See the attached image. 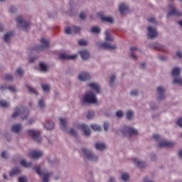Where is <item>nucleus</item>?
<instances>
[{
	"mask_svg": "<svg viewBox=\"0 0 182 182\" xmlns=\"http://www.w3.org/2000/svg\"><path fill=\"white\" fill-rule=\"evenodd\" d=\"M18 116H21L22 120H26L28 119V116H29V109L21 107L20 108H16L15 113L12 114V117H18Z\"/></svg>",
	"mask_w": 182,
	"mask_h": 182,
	"instance_id": "1",
	"label": "nucleus"
},
{
	"mask_svg": "<svg viewBox=\"0 0 182 182\" xmlns=\"http://www.w3.org/2000/svg\"><path fill=\"white\" fill-rule=\"evenodd\" d=\"M84 103H92V105H96L97 103V99H96V95L90 92L84 96L83 98Z\"/></svg>",
	"mask_w": 182,
	"mask_h": 182,
	"instance_id": "2",
	"label": "nucleus"
},
{
	"mask_svg": "<svg viewBox=\"0 0 182 182\" xmlns=\"http://www.w3.org/2000/svg\"><path fill=\"white\" fill-rule=\"evenodd\" d=\"M16 21L18 26L21 25L23 31H25L26 32V31L29 29L31 26V23H26V21H23V18H22V16H18L16 18Z\"/></svg>",
	"mask_w": 182,
	"mask_h": 182,
	"instance_id": "3",
	"label": "nucleus"
},
{
	"mask_svg": "<svg viewBox=\"0 0 182 182\" xmlns=\"http://www.w3.org/2000/svg\"><path fill=\"white\" fill-rule=\"evenodd\" d=\"M28 134L31 137H33V140L37 141V143H41L42 141V137H41V132L35 131L33 129H29Z\"/></svg>",
	"mask_w": 182,
	"mask_h": 182,
	"instance_id": "4",
	"label": "nucleus"
},
{
	"mask_svg": "<svg viewBox=\"0 0 182 182\" xmlns=\"http://www.w3.org/2000/svg\"><path fill=\"white\" fill-rule=\"evenodd\" d=\"M41 45L36 47L34 48V50H36L37 52H41L44 49H48L49 48V41L45 38H42L41 40Z\"/></svg>",
	"mask_w": 182,
	"mask_h": 182,
	"instance_id": "5",
	"label": "nucleus"
},
{
	"mask_svg": "<svg viewBox=\"0 0 182 182\" xmlns=\"http://www.w3.org/2000/svg\"><path fill=\"white\" fill-rule=\"evenodd\" d=\"M82 151L87 160L91 161H97V156L93 155V154H92L89 149L82 148Z\"/></svg>",
	"mask_w": 182,
	"mask_h": 182,
	"instance_id": "6",
	"label": "nucleus"
},
{
	"mask_svg": "<svg viewBox=\"0 0 182 182\" xmlns=\"http://www.w3.org/2000/svg\"><path fill=\"white\" fill-rule=\"evenodd\" d=\"M122 133L124 136H127V134H129L130 136H136V134H137V130L132 127L124 126L122 130Z\"/></svg>",
	"mask_w": 182,
	"mask_h": 182,
	"instance_id": "7",
	"label": "nucleus"
},
{
	"mask_svg": "<svg viewBox=\"0 0 182 182\" xmlns=\"http://www.w3.org/2000/svg\"><path fill=\"white\" fill-rule=\"evenodd\" d=\"M33 170L37 173V174H38V176H43V182H49V177H50L52 173H48L43 174L41 171V166H34Z\"/></svg>",
	"mask_w": 182,
	"mask_h": 182,
	"instance_id": "8",
	"label": "nucleus"
},
{
	"mask_svg": "<svg viewBox=\"0 0 182 182\" xmlns=\"http://www.w3.org/2000/svg\"><path fill=\"white\" fill-rule=\"evenodd\" d=\"M172 76L173 77H176V76H180V68H175L172 70ZM173 83H177V85H179L180 86H182V79H173Z\"/></svg>",
	"mask_w": 182,
	"mask_h": 182,
	"instance_id": "9",
	"label": "nucleus"
},
{
	"mask_svg": "<svg viewBox=\"0 0 182 182\" xmlns=\"http://www.w3.org/2000/svg\"><path fill=\"white\" fill-rule=\"evenodd\" d=\"M169 12L167 14V17L169 18V16H182V13L178 11L173 5L169 6Z\"/></svg>",
	"mask_w": 182,
	"mask_h": 182,
	"instance_id": "10",
	"label": "nucleus"
},
{
	"mask_svg": "<svg viewBox=\"0 0 182 182\" xmlns=\"http://www.w3.org/2000/svg\"><path fill=\"white\" fill-rule=\"evenodd\" d=\"M148 30V34H147V38L148 39H154V38H156L157 36V31L156 28L149 26L147 28Z\"/></svg>",
	"mask_w": 182,
	"mask_h": 182,
	"instance_id": "11",
	"label": "nucleus"
},
{
	"mask_svg": "<svg viewBox=\"0 0 182 182\" xmlns=\"http://www.w3.org/2000/svg\"><path fill=\"white\" fill-rule=\"evenodd\" d=\"M65 32L68 35H71V33H79L80 32V27H76L75 26L72 28L65 27Z\"/></svg>",
	"mask_w": 182,
	"mask_h": 182,
	"instance_id": "12",
	"label": "nucleus"
},
{
	"mask_svg": "<svg viewBox=\"0 0 182 182\" xmlns=\"http://www.w3.org/2000/svg\"><path fill=\"white\" fill-rule=\"evenodd\" d=\"M77 58V55L75 54L73 55H69L66 53H61L59 55L58 59L60 60H69V59H76Z\"/></svg>",
	"mask_w": 182,
	"mask_h": 182,
	"instance_id": "13",
	"label": "nucleus"
},
{
	"mask_svg": "<svg viewBox=\"0 0 182 182\" xmlns=\"http://www.w3.org/2000/svg\"><path fill=\"white\" fill-rule=\"evenodd\" d=\"M77 127H78V129H81L82 130L85 136H87V137H89V136H90V133H92V132L90 131V128H89V127L86 126V124H80L77 126Z\"/></svg>",
	"mask_w": 182,
	"mask_h": 182,
	"instance_id": "14",
	"label": "nucleus"
},
{
	"mask_svg": "<svg viewBox=\"0 0 182 182\" xmlns=\"http://www.w3.org/2000/svg\"><path fill=\"white\" fill-rule=\"evenodd\" d=\"M97 46L101 49H108L109 50H110L111 49H116V46H112L109 44L107 42L98 43Z\"/></svg>",
	"mask_w": 182,
	"mask_h": 182,
	"instance_id": "15",
	"label": "nucleus"
},
{
	"mask_svg": "<svg viewBox=\"0 0 182 182\" xmlns=\"http://www.w3.org/2000/svg\"><path fill=\"white\" fill-rule=\"evenodd\" d=\"M164 92H166V90L163 87H157V92H158V97L157 100H163L166 96L164 95Z\"/></svg>",
	"mask_w": 182,
	"mask_h": 182,
	"instance_id": "16",
	"label": "nucleus"
},
{
	"mask_svg": "<svg viewBox=\"0 0 182 182\" xmlns=\"http://www.w3.org/2000/svg\"><path fill=\"white\" fill-rule=\"evenodd\" d=\"M174 146V142L166 141V140H161L159 141V144L158 147H173Z\"/></svg>",
	"mask_w": 182,
	"mask_h": 182,
	"instance_id": "17",
	"label": "nucleus"
},
{
	"mask_svg": "<svg viewBox=\"0 0 182 182\" xmlns=\"http://www.w3.org/2000/svg\"><path fill=\"white\" fill-rule=\"evenodd\" d=\"M30 157L32 159H39L43 156V152L39 151H33L29 153Z\"/></svg>",
	"mask_w": 182,
	"mask_h": 182,
	"instance_id": "18",
	"label": "nucleus"
},
{
	"mask_svg": "<svg viewBox=\"0 0 182 182\" xmlns=\"http://www.w3.org/2000/svg\"><path fill=\"white\" fill-rule=\"evenodd\" d=\"M119 12L121 15H124V14H129V6L124 4H121L119 5Z\"/></svg>",
	"mask_w": 182,
	"mask_h": 182,
	"instance_id": "19",
	"label": "nucleus"
},
{
	"mask_svg": "<svg viewBox=\"0 0 182 182\" xmlns=\"http://www.w3.org/2000/svg\"><path fill=\"white\" fill-rule=\"evenodd\" d=\"M79 80L82 82H85V80H90V75L87 73H81L78 76Z\"/></svg>",
	"mask_w": 182,
	"mask_h": 182,
	"instance_id": "20",
	"label": "nucleus"
},
{
	"mask_svg": "<svg viewBox=\"0 0 182 182\" xmlns=\"http://www.w3.org/2000/svg\"><path fill=\"white\" fill-rule=\"evenodd\" d=\"M80 55L83 60H87V59H89V58H90V54L89 53V51L86 50H80Z\"/></svg>",
	"mask_w": 182,
	"mask_h": 182,
	"instance_id": "21",
	"label": "nucleus"
},
{
	"mask_svg": "<svg viewBox=\"0 0 182 182\" xmlns=\"http://www.w3.org/2000/svg\"><path fill=\"white\" fill-rule=\"evenodd\" d=\"M134 164L136 166V167H139V168H144V167H146V163L137 159H134Z\"/></svg>",
	"mask_w": 182,
	"mask_h": 182,
	"instance_id": "22",
	"label": "nucleus"
},
{
	"mask_svg": "<svg viewBox=\"0 0 182 182\" xmlns=\"http://www.w3.org/2000/svg\"><path fill=\"white\" fill-rule=\"evenodd\" d=\"M88 86L93 89V90L96 91L97 93H100V85H99V84L92 82L88 84Z\"/></svg>",
	"mask_w": 182,
	"mask_h": 182,
	"instance_id": "23",
	"label": "nucleus"
},
{
	"mask_svg": "<svg viewBox=\"0 0 182 182\" xmlns=\"http://www.w3.org/2000/svg\"><path fill=\"white\" fill-rule=\"evenodd\" d=\"M21 130H22V125L21 124L13 125L11 127V132L14 133H19Z\"/></svg>",
	"mask_w": 182,
	"mask_h": 182,
	"instance_id": "24",
	"label": "nucleus"
},
{
	"mask_svg": "<svg viewBox=\"0 0 182 182\" xmlns=\"http://www.w3.org/2000/svg\"><path fill=\"white\" fill-rule=\"evenodd\" d=\"M44 127L47 130H53L55 129V124L51 122H46Z\"/></svg>",
	"mask_w": 182,
	"mask_h": 182,
	"instance_id": "25",
	"label": "nucleus"
},
{
	"mask_svg": "<svg viewBox=\"0 0 182 182\" xmlns=\"http://www.w3.org/2000/svg\"><path fill=\"white\" fill-rule=\"evenodd\" d=\"M95 149L100 151L105 150L106 149V144L105 143L97 142L95 144Z\"/></svg>",
	"mask_w": 182,
	"mask_h": 182,
	"instance_id": "26",
	"label": "nucleus"
},
{
	"mask_svg": "<svg viewBox=\"0 0 182 182\" xmlns=\"http://www.w3.org/2000/svg\"><path fill=\"white\" fill-rule=\"evenodd\" d=\"M98 15H101V19L104 22H108L109 23H113V18L103 16H102V13H98Z\"/></svg>",
	"mask_w": 182,
	"mask_h": 182,
	"instance_id": "27",
	"label": "nucleus"
},
{
	"mask_svg": "<svg viewBox=\"0 0 182 182\" xmlns=\"http://www.w3.org/2000/svg\"><path fill=\"white\" fill-rule=\"evenodd\" d=\"M0 89L1 90H6V89H9V90H11V92H16V88H15L14 86L6 87V85H1Z\"/></svg>",
	"mask_w": 182,
	"mask_h": 182,
	"instance_id": "28",
	"label": "nucleus"
},
{
	"mask_svg": "<svg viewBox=\"0 0 182 182\" xmlns=\"http://www.w3.org/2000/svg\"><path fill=\"white\" fill-rule=\"evenodd\" d=\"M60 127L62 130H65L68 124V122L66 121V119L63 118H60Z\"/></svg>",
	"mask_w": 182,
	"mask_h": 182,
	"instance_id": "29",
	"label": "nucleus"
},
{
	"mask_svg": "<svg viewBox=\"0 0 182 182\" xmlns=\"http://www.w3.org/2000/svg\"><path fill=\"white\" fill-rule=\"evenodd\" d=\"M152 46H153V48H154V49H156V50H164V47L157 43H154Z\"/></svg>",
	"mask_w": 182,
	"mask_h": 182,
	"instance_id": "30",
	"label": "nucleus"
},
{
	"mask_svg": "<svg viewBox=\"0 0 182 182\" xmlns=\"http://www.w3.org/2000/svg\"><path fill=\"white\" fill-rule=\"evenodd\" d=\"M105 39H106V41H108L109 42L113 41V36H112V34L109 33V31L108 30H107L105 31Z\"/></svg>",
	"mask_w": 182,
	"mask_h": 182,
	"instance_id": "31",
	"label": "nucleus"
},
{
	"mask_svg": "<svg viewBox=\"0 0 182 182\" xmlns=\"http://www.w3.org/2000/svg\"><path fill=\"white\" fill-rule=\"evenodd\" d=\"M21 166H22L23 167L29 168L32 166V163H28L25 159H23L21 161Z\"/></svg>",
	"mask_w": 182,
	"mask_h": 182,
	"instance_id": "32",
	"label": "nucleus"
},
{
	"mask_svg": "<svg viewBox=\"0 0 182 182\" xmlns=\"http://www.w3.org/2000/svg\"><path fill=\"white\" fill-rule=\"evenodd\" d=\"M90 127L94 130V132H100L102 130V127L96 124H91Z\"/></svg>",
	"mask_w": 182,
	"mask_h": 182,
	"instance_id": "33",
	"label": "nucleus"
},
{
	"mask_svg": "<svg viewBox=\"0 0 182 182\" xmlns=\"http://www.w3.org/2000/svg\"><path fill=\"white\" fill-rule=\"evenodd\" d=\"M20 173L21 170L19 168H15L10 172V176L12 177L14 176H16V174H20Z\"/></svg>",
	"mask_w": 182,
	"mask_h": 182,
	"instance_id": "34",
	"label": "nucleus"
},
{
	"mask_svg": "<svg viewBox=\"0 0 182 182\" xmlns=\"http://www.w3.org/2000/svg\"><path fill=\"white\" fill-rule=\"evenodd\" d=\"M12 35H14V33L10 32V33H7L4 37V41L8 43V42H9V39H11V36H12Z\"/></svg>",
	"mask_w": 182,
	"mask_h": 182,
	"instance_id": "35",
	"label": "nucleus"
},
{
	"mask_svg": "<svg viewBox=\"0 0 182 182\" xmlns=\"http://www.w3.org/2000/svg\"><path fill=\"white\" fill-rule=\"evenodd\" d=\"M0 106L1 107H9V103L6 100H0Z\"/></svg>",
	"mask_w": 182,
	"mask_h": 182,
	"instance_id": "36",
	"label": "nucleus"
},
{
	"mask_svg": "<svg viewBox=\"0 0 182 182\" xmlns=\"http://www.w3.org/2000/svg\"><path fill=\"white\" fill-rule=\"evenodd\" d=\"M133 116H134V113L133 112V111H127V119L128 120H132V119H133Z\"/></svg>",
	"mask_w": 182,
	"mask_h": 182,
	"instance_id": "37",
	"label": "nucleus"
},
{
	"mask_svg": "<svg viewBox=\"0 0 182 182\" xmlns=\"http://www.w3.org/2000/svg\"><path fill=\"white\" fill-rule=\"evenodd\" d=\"M130 50L132 52L131 56H132V59H134V60H136V59H137V57L134 55V53L133 51L137 50V48L136 47H131Z\"/></svg>",
	"mask_w": 182,
	"mask_h": 182,
	"instance_id": "38",
	"label": "nucleus"
},
{
	"mask_svg": "<svg viewBox=\"0 0 182 182\" xmlns=\"http://www.w3.org/2000/svg\"><path fill=\"white\" fill-rule=\"evenodd\" d=\"M87 119H93L95 117V112L93 111H88L87 115H86Z\"/></svg>",
	"mask_w": 182,
	"mask_h": 182,
	"instance_id": "39",
	"label": "nucleus"
},
{
	"mask_svg": "<svg viewBox=\"0 0 182 182\" xmlns=\"http://www.w3.org/2000/svg\"><path fill=\"white\" fill-rule=\"evenodd\" d=\"M39 66L42 72H46V70H48V67L43 63H40Z\"/></svg>",
	"mask_w": 182,
	"mask_h": 182,
	"instance_id": "40",
	"label": "nucleus"
},
{
	"mask_svg": "<svg viewBox=\"0 0 182 182\" xmlns=\"http://www.w3.org/2000/svg\"><path fill=\"white\" fill-rule=\"evenodd\" d=\"M41 87L44 92H49V90H50V87L49 86V85L42 84Z\"/></svg>",
	"mask_w": 182,
	"mask_h": 182,
	"instance_id": "41",
	"label": "nucleus"
},
{
	"mask_svg": "<svg viewBox=\"0 0 182 182\" xmlns=\"http://www.w3.org/2000/svg\"><path fill=\"white\" fill-rule=\"evenodd\" d=\"M91 32H92L93 33H100V28L97 26H94L92 28Z\"/></svg>",
	"mask_w": 182,
	"mask_h": 182,
	"instance_id": "42",
	"label": "nucleus"
},
{
	"mask_svg": "<svg viewBox=\"0 0 182 182\" xmlns=\"http://www.w3.org/2000/svg\"><path fill=\"white\" fill-rule=\"evenodd\" d=\"M130 178V176L127 173H122V179L124 180V181H127Z\"/></svg>",
	"mask_w": 182,
	"mask_h": 182,
	"instance_id": "43",
	"label": "nucleus"
},
{
	"mask_svg": "<svg viewBox=\"0 0 182 182\" xmlns=\"http://www.w3.org/2000/svg\"><path fill=\"white\" fill-rule=\"evenodd\" d=\"M4 79L5 80H8L9 82H11V80H14V77L10 74H7L5 75Z\"/></svg>",
	"mask_w": 182,
	"mask_h": 182,
	"instance_id": "44",
	"label": "nucleus"
},
{
	"mask_svg": "<svg viewBox=\"0 0 182 182\" xmlns=\"http://www.w3.org/2000/svg\"><path fill=\"white\" fill-rule=\"evenodd\" d=\"M115 79H116V76H114V75H112L110 76L109 86H113V83Z\"/></svg>",
	"mask_w": 182,
	"mask_h": 182,
	"instance_id": "45",
	"label": "nucleus"
},
{
	"mask_svg": "<svg viewBox=\"0 0 182 182\" xmlns=\"http://www.w3.org/2000/svg\"><path fill=\"white\" fill-rule=\"evenodd\" d=\"M79 45L80 46H86V45H87V41L81 39L79 41Z\"/></svg>",
	"mask_w": 182,
	"mask_h": 182,
	"instance_id": "46",
	"label": "nucleus"
},
{
	"mask_svg": "<svg viewBox=\"0 0 182 182\" xmlns=\"http://www.w3.org/2000/svg\"><path fill=\"white\" fill-rule=\"evenodd\" d=\"M68 134H71L72 136H74V137H76L77 136V132L75 129H71L70 132H68Z\"/></svg>",
	"mask_w": 182,
	"mask_h": 182,
	"instance_id": "47",
	"label": "nucleus"
},
{
	"mask_svg": "<svg viewBox=\"0 0 182 182\" xmlns=\"http://www.w3.org/2000/svg\"><path fill=\"white\" fill-rule=\"evenodd\" d=\"M16 75H18V76H22V75H23V70H22V68H19L16 70Z\"/></svg>",
	"mask_w": 182,
	"mask_h": 182,
	"instance_id": "48",
	"label": "nucleus"
},
{
	"mask_svg": "<svg viewBox=\"0 0 182 182\" xmlns=\"http://www.w3.org/2000/svg\"><path fill=\"white\" fill-rule=\"evenodd\" d=\"M28 91L31 93H34L35 95H38V92H36V90H35L33 87H30V86H27Z\"/></svg>",
	"mask_w": 182,
	"mask_h": 182,
	"instance_id": "49",
	"label": "nucleus"
},
{
	"mask_svg": "<svg viewBox=\"0 0 182 182\" xmlns=\"http://www.w3.org/2000/svg\"><path fill=\"white\" fill-rule=\"evenodd\" d=\"M38 106L40 109H43V107H45V102H43V100H40L38 101Z\"/></svg>",
	"mask_w": 182,
	"mask_h": 182,
	"instance_id": "50",
	"label": "nucleus"
},
{
	"mask_svg": "<svg viewBox=\"0 0 182 182\" xmlns=\"http://www.w3.org/2000/svg\"><path fill=\"white\" fill-rule=\"evenodd\" d=\"M131 96H137L139 95V91L137 90H132L130 92Z\"/></svg>",
	"mask_w": 182,
	"mask_h": 182,
	"instance_id": "51",
	"label": "nucleus"
},
{
	"mask_svg": "<svg viewBox=\"0 0 182 182\" xmlns=\"http://www.w3.org/2000/svg\"><path fill=\"white\" fill-rule=\"evenodd\" d=\"M176 124L179 126V127H182V117L178 119Z\"/></svg>",
	"mask_w": 182,
	"mask_h": 182,
	"instance_id": "52",
	"label": "nucleus"
},
{
	"mask_svg": "<svg viewBox=\"0 0 182 182\" xmlns=\"http://www.w3.org/2000/svg\"><path fill=\"white\" fill-rule=\"evenodd\" d=\"M117 117H123V112L122 111H118L116 113Z\"/></svg>",
	"mask_w": 182,
	"mask_h": 182,
	"instance_id": "53",
	"label": "nucleus"
},
{
	"mask_svg": "<svg viewBox=\"0 0 182 182\" xmlns=\"http://www.w3.org/2000/svg\"><path fill=\"white\" fill-rule=\"evenodd\" d=\"M148 22H151L152 23H156V18L154 17H151L147 19Z\"/></svg>",
	"mask_w": 182,
	"mask_h": 182,
	"instance_id": "54",
	"label": "nucleus"
},
{
	"mask_svg": "<svg viewBox=\"0 0 182 182\" xmlns=\"http://www.w3.org/2000/svg\"><path fill=\"white\" fill-rule=\"evenodd\" d=\"M80 19H86V14H85L83 12H81L80 14Z\"/></svg>",
	"mask_w": 182,
	"mask_h": 182,
	"instance_id": "55",
	"label": "nucleus"
},
{
	"mask_svg": "<svg viewBox=\"0 0 182 182\" xmlns=\"http://www.w3.org/2000/svg\"><path fill=\"white\" fill-rule=\"evenodd\" d=\"M1 157L3 159H8V155L6 154V151L1 152Z\"/></svg>",
	"mask_w": 182,
	"mask_h": 182,
	"instance_id": "56",
	"label": "nucleus"
},
{
	"mask_svg": "<svg viewBox=\"0 0 182 182\" xmlns=\"http://www.w3.org/2000/svg\"><path fill=\"white\" fill-rule=\"evenodd\" d=\"M104 129H105V132H107V129H109V123L108 122L104 123Z\"/></svg>",
	"mask_w": 182,
	"mask_h": 182,
	"instance_id": "57",
	"label": "nucleus"
},
{
	"mask_svg": "<svg viewBox=\"0 0 182 182\" xmlns=\"http://www.w3.org/2000/svg\"><path fill=\"white\" fill-rule=\"evenodd\" d=\"M9 12H11V14H14V12H16V7H11L9 9Z\"/></svg>",
	"mask_w": 182,
	"mask_h": 182,
	"instance_id": "58",
	"label": "nucleus"
},
{
	"mask_svg": "<svg viewBox=\"0 0 182 182\" xmlns=\"http://www.w3.org/2000/svg\"><path fill=\"white\" fill-rule=\"evenodd\" d=\"M153 139H154V140H159L160 139V136L159 134H154L153 135Z\"/></svg>",
	"mask_w": 182,
	"mask_h": 182,
	"instance_id": "59",
	"label": "nucleus"
},
{
	"mask_svg": "<svg viewBox=\"0 0 182 182\" xmlns=\"http://www.w3.org/2000/svg\"><path fill=\"white\" fill-rule=\"evenodd\" d=\"M176 56H177L178 58H182V53H181V52L178 51V52L176 53Z\"/></svg>",
	"mask_w": 182,
	"mask_h": 182,
	"instance_id": "60",
	"label": "nucleus"
},
{
	"mask_svg": "<svg viewBox=\"0 0 182 182\" xmlns=\"http://www.w3.org/2000/svg\"><path fill=\"white\" fill-rule=\"evenodd\" d=\"M18 182H26V180H25V178L23 177H20L18 178Z\"/></svg>",
	"mask_w": 182,
	"mask_h": 182,
	"instance_id": "61",
	"label": "nucleus"
},
{
	"mask_svg": "<svg viewBox=\"0 0 182 182\" xmlns=\"http://www.w3.org/2000/svg\"><path fill=\"white\" fill-rule=\"evenodd\" d=\"M159 58L161 59V60H166L167 59V57L161 55L159 57Z\"/></svg>",
	"mask_w": 182,
	"mask_h": 182,
	"instance_id": "62",
	"label": "nucleus"
},
{
	"mask_svg": "<svg viewBox=\"0 0 182 182\" xmlns=\"http://www.w3.org/2000/svg\"><path fill=\"white\" fill-rule=\"evenodd\" d=\"M36 58H31L29 59V63H33V62L34 60H36Z\"/></svg>",
	"mask_w": 182,
	"mask_h": 182,
	"instance_id": "63",
	"label": "nucleus"
},
{
	"mask_svg": "<svg viewBox=\"0 0 182 182\" xmlns=\"http://www.w3.org/2000/svg\"><path fill=\"white\" fill-rule=\"evenodd\" d=\"M178 154L179 157H181V159H182V150L179 151Z\"/></svg>",
	"mask_w": 182,
	"mask_h": 182,
	"instance_id": "64",
	"label": "nucleus"
}]
</instances>
